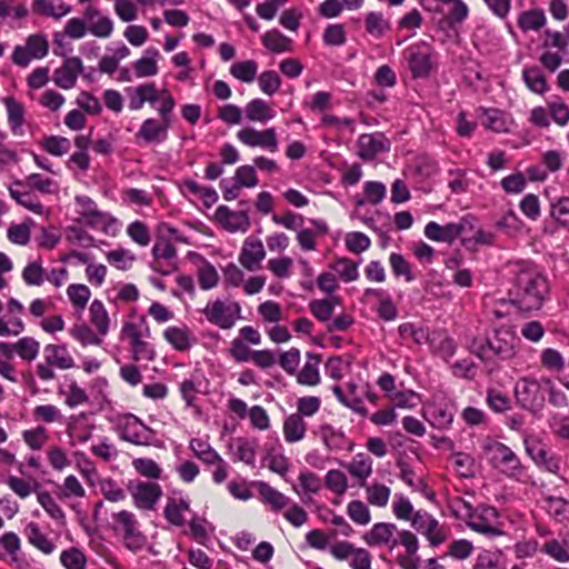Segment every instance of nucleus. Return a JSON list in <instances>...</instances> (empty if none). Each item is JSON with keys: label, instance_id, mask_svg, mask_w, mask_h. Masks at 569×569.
Returning a JSON list of instances; mask_svg holds the SVG:
<instances>
[{"label": "nucleus", "instance_id": "1", "mask_svg": "<svg viewBox=\"0 0 569 569\" xmlns=\"http://www.w3.org/2000/svg\"><path fill=\"white\" fill-rule=\"evenodd\" d=\"M547 292L546 278L536 268L526 267L516 277L510 300L519 310L530 312L540 309Z\"/></svg>", "mask_w": 569, "mask_h": 569}, {"label": "nucleus", "instance_id": "2", "mask_svg": "<svg viewBox=\"0 0 569 569\" xmlns=\"http://www.w3.org/2000/svg\"><path fill=\"white\" fill-rule=\"evenodd\" d=\"M519 339L510 326L502 325L493 329L483 343L475 342L472 348L481 359L497 357L500 360L512 359L518 350Z\"/></svg>", "mask_w": 569, "mask_h": 569}, {"label": "nucleus", "instance_id": "3", "mask_svg": "<svg viewBox=\"0 0 569 569\" xmlns=\"http://www.w3.org/2000/svg\"><path fill=\"white\" fill-rule=\"evenodd\" d=\"M120 338L128 343L133 361L149 362L156 359V349L149 341L150 329L143 319L124 322L121 328Z\"/></svg>", "mask_w": 569, "mask_h": 569}, {"label": "nucleus", "instance_id": "4", "mask_svg": "<svg viewBox=\"0 0 569 569\" xmlns=\"http://www.w3.org/2000/svg\"><path fill=\"white\" fill-rule=\"evenodd\" d=\"M483 453L490 465L509 478L521 480L523 467L518 456L505 443L488 440L482 446Z\"/></svg>", "mask_w": 569, "mask_h": 569}, {"label": "nucleus", "instance_id": "5", "mask_svg": "<svg viewBox=\"0 0 569 569\" xmlns=\"http://www.w3.org/2000/svg\"><path fill=\"white\" fill-rule=\"evenodd\" d=\"M113 527L123 541L126 548L131 551H139L147 545V537L140 530L139 522L134 513L121 510L112 515Z\"/></svg>", "mask_w": 569, "mask_h": 569}, {"label": "nucleus", "instance_id": "6", "mask_svg": "<svg viewBox=\"0 0 569 569\" xmlns=\"http://www.w3.org/2000/svg\"><path fill=\"white\" fill-rule=\"evenodd\" d=\"M208 322L220 329H231L241 317V306L237 301L216 299L209 301L201 310Z\"/></svg>", "mask_w": 569, "mask_h": 569}, {"label": "nucleus", "instance_id": "7", "mask_svg": "<svg viewBox=\"0 0 569 569\" xmlns=\"http://www.w3.org/2000/svg\"><path fill=\"white\" fill-rule=\"evenodd\" d=\"M467 526L483 536L497 537L503 532L499 528V513L496 508L489 506H481L476 510H471L470 506H467Z\"/></svg>", "mask_w": 569, "mask_h": 569}, {"label": "nucleus", "instance_id": "8", "mask_svg": "<svg viewBox=\"0 0 569 569\" xmlns=\"http://www.w3.org/2000/svg\"><path fill=\"white\" fill-rule=\"evenodd\" d=\"M422 417L436 429H448L455 417L451 405L443 398L433 396L422 406Z\"/></svg>", "mask_w": 569, "mask_h": 569}, {"label": "nucleus", "instance_id": "9", "mask_svg": "<svg viewBox=\"0 0 569 569\" xmlns=\"http://www.w3.org/2000/svg\"><path fill=\"white\" fill-rule=\"evenodd\" d=\"M133 503L138 509L152 510L162 497L159 483L152 481L133 480L128 483Z\"/></svg>", "mask_w": 569, "mask_h": 569}, {"label": "nucleus", "instance_id": "10", "mask_svg": "<svg viewBox=\"0 0 569 569\" xmlns=\"http://www.w3.org/2000/svg\"><path fill=\"white\" fill-rule=\"evenodd\" d=\"M518 403L530 411H538L545 403L541 383L532 378H521L515 386Z\"/></svg>", "mask_w": 569, "mask_h": 569}, {"label": "nucleus", "instance_id": "11", "mask_svg": "<svg viewBox=\"0 0 569 569\" xmlns=\"http://www.w3.org/2000/svg\"><path fill=\"white\" fill-rule=\"evenodd\" d=\"M24 312V306L16 298L11 297L7 301L6 313L0 316V337H18L26 330V325L21 319Z\"/></svg>", "mask_w": 569, "mask_h": 569}, {"label": "nucleus", "instance_id": "12", "mask_svg": "<svg viewBox=\"0 0 569 569\" xmlns=\"http://www.w3.org/2000/svg\"><path fill=\"white\" fill-rule=\"evenodd\" d=\"M49 43L44 36L32 34L27 39L26 47L18 46L12 53V61L27 67L31 59H41L48 54Z\"/></svg>", "mask_w": 569, "mask_h": 569}, {"label": "nucleus", "instance_id": "13", "mask_svg": "<svg viewBox=\"0 0 569 569\" xmlns=\"http://www.w3.org/2000/svg\"><path fill=\"white\" fill-rule=\"evenodd\" d=\"M162 337L178 352H188L198 342L196 335L187 325L169 326L163 330Z\"/></svg>", "mask_w": 569, "mask_h": 569}, {"label": "nucleus", "instance_id": "14", "mask_svg": "<svg viewBox=\"0 0 569 569\" xmlns=\"http://www.w3.org/2000/svg\"><path fill=\"white\" fill-rule=\"evenodd\" d=\"M266 258V250L261 240L247 238L238 257L239 263L248 271H257Z\"/></svg>", "mask_w": 569, "mask_h": 569}, {"label": "nucleus", "instance_id": "15", "mask_svg": "<svg viewBox=\"0 0 569 569\" xmlns=\"http://www.w3.org/2000/svg\"><path fill=\"white\" fill-rule=\"evenodd\" d=\"M357 146L358 156L365 161L373 160L390 148L389 140L382 133H363L359 137Z\"/></svg>", "mask_w": 569, "mask_h": 569}, {"label": "nucleus", "instance_id": "16", "mask_svg": "<svg viewBox=\"0 0 569 569\" xmlns=\"http://www.w3.org/2000/svg\"><path fill=\"white\" fill-rule=\"evenodd\" d=\"M82 72L83 64L79 57L67 58L62 66L54 70L53 82L61 89H71L76 86L78 76Z\"/></svg>", "mask_w": 569, "mask_h": 569}, {"label": "nucleus", "instance_id": "17", "mask_svg": "<svg viewBox=\"0 0 569 569\" xmlns=\"http://www.w3.org/2000/svg\"><path fill=\"white\" fill-rule=\"evenodd\" d=\"M465 219L458 223L439 224L437 222H429L425 228V234L428 239L438 242L451 243L456 239L462 240L465 231Z\"/></svg>", "mask_w": 569, "mask_h": 569}, {"label": "nucleus", "instance_id": "18", "mask_svg": "<svg viewBox=\"0 0 569 569\" xmlns=\"http://www.w3.org/2000/svg\"><path fill=\"white\" fill-rule=\"evenodd\" d=\"M239 140L249 147H262L270 151H276L278 140L273 128L263 131H257L252 128H244L238 132Z\"/></svg>", "mask_w": 569, "mask_h": 569}, {"label": "nucleus", "instance_id": "19", "mask_svg": "<svg viewBox=\"0 0 569 569\" xmlns=\"http://www.w3.org/2000/svg\"><path fill=\"white\" fill-rule=\"evenodd\" d=\"M397 546H402L406 549L407 556L399 559V563L405 569H416L417 565L412 560L419 549V541L415 533L409 530L397 531V537L392 541L390 549Z\"/></svg>", "mask_w": 569, "mask_h": 569}, {"label": "nucleus", "instance_id": "20", "mask_svg": "<svg viewBox=\"0 0 569 569\" xmlns=\"http://www.w3.org/2000/svg\"><path fill=\"white\" fill-rule=\"evenodd\" d=\"M119 428L121 438L128 442L142 445L147 440L146 426L133 415L122 417Z\"/></svg>", "mask_w": 569, "mask_h": 569}, {"label": "nucleus", "instance_id": "21", "mask_svg": "<svg viewBox=\"0 0 569 569\" xmlns=\"http://www.w3.org/2000/svg\"><path fill=\"white\" fill-rule=\"evenodd\" d=\"M43 358L57 369L68 370L74 367V359L68 350L67 345L49 343L43 349Z\"/></svg>", "mask_w": 569, "mask_h": 569}, {"label": "nucleus", "instance_id": "22", "mask_svg": "<svg viewBox=\"0 0 569 569\" xmlns=\"http://www.w3.org/2000/svg\"><path fill=\"white\" fill-rule=\"evenodd\" d=\"M94 425L88 420L87 413L72 416L67 427L68 436L78 443L88 442L93 433Z\"/></svg>", "mask_w": 569, "mask_h": 569}, {"label": "nucleus", "instance_id": "23", "mask_svg": "<svg viewBox=\"0 0 569 569\" xmlns=\"http://www.w3.org/2000/svg\"><path fill=\"white\" fill-rule=\"evenodd\" d=\"M373 461L370 456L363 452L356 453L352 459L345 465V469L351 477L358 480L360 487L365 486L372 473Z\"/></svg>", "mask_w": 569, "mask_h": 569}, {"label": "nucleus", "instance_id": "24", "mask_svg": "<svg viewBox=\"0 0 569 569\" xmlns=\"http://www.w3.org/2000/svg\"><path fill=\"white\" fill-rule=\"evenodd\" d=\"M366 492V500L369 505L377 508H386L391 497V488L378 480L366 482L361 486Z\"/></svg>", "mask_w": 569, "mask_h": 569}, {"label": "nucleus", "instance_id": "25", "mask_svg": "<svg viewBox=\"0 0 569 569\" xmlns=\"http://www.w3.org/2000/svg\"><path fill=\"white\" fill-rule=\"evenodd\" d=\"M24 535L28 542L44 555H51L56 550L54 542L41 530L37 522H29L26 526Z\"/></svg>", "mask_w": 569, "mask_h": 569}, {"label": "nucleus", "instance_id": "26", "mask_svg": "<svg viewBox=\"0 0 569 569\" xmlns=\"http://www.w3.org/2000/svg\"><path fill=\"white\" fill-rule=\"evenodd\" d=\"M190 501L186 497L169 498L164 508L166 519L173 526H182L184 523V513L189 511Z\"/></svg>", "mask_w": 569, "mask_h": 569}, {"label": "nucleus", "instance_id": "27", "mask_svg": "<svg viewBox=\"0 0 569 569\" xmlns=\"http://www.w3.org/2000/svg\"><path fill=\"white\" fill-rule=\"evenodd\" d=\"M397 533L395 523L378 522L372 526L368 533L367 541L371 546H391Z\"/></svg>", "mask_w": 569, "mask_h": 569}, {"label": "nucleus", "instance_id": "28", "mask_svg": "<svg viewBox=\"0 0 569 569\" xmlns=\"http://www.w3.org/2000/svg\"><path fill=\"white\" fill-rule=\"evenodd\" d=\"M259 442L256 438H239L234 441V458L248 466H254Z\"/></svg>", "mask_w": 569, "mask_h": 569}, {"label": "nucleus", "instance_id": "29", "mask_svg": "<svg viewBox=\"0 0 569 569\" xmlns=\"http://www.w3.org/2000/svg\"><path fill=\"white\" fill-rule=\"evenodd\" d=\"M307 431V423L301 415L291 413L283 421V438L288 443L301 441Z\"/></svg>", "mask_w": 569, "mask_h": 569}, {"label": "nucleus", "instance_id": "30", "mask_svg": "<svg viewBox=\"0 0 569 569\" xmlns=\"http://www.w3.org/2000/svg\"><path fill=\"white\" fill-rule=\"evenodd\" d=\"M527 451L532 457L537 465L543 467L549 472L558 473L560 471V459L557 456L552 455L549 450L545 449L542 446H528Z\"/></svg>", "mask_w": 569, "mask_h": 569}, {"label": "nucleus", "instance_id": "31", "mask_svg": "<svg viewBox=\"0 0 569 569\" xmlns=\"http://www.w3.org/2000/svg\"><path fill=\"white\" fill-rule=\"evenodd\" d=\"M10 194L26 209L39 212L42 208L36 194L21 181L13 182V186L10 188Z\"/></svg>", "mask_w": 569, "mask_h": 569}, {"label": "nucleus", "instance_id": "32", "mask_svg": "<svg viewBox=\"0 0 569 569\" xmlns=\"http://www.w3.org/2000/svg\"><path fill=\"white\" fill-rule=\"evenodd\" d=\"M37 501L57 525L63 526L66 523V512L49 491H38Z\"/></svg>", "mask_w": 569, "mask_h": 569}, {"label": "nucleus", "instance_id": "33", "mask_svg": "<svg viewBox=\"0 0 569 569\" xmlns=\"http://www.w3.org/2000/svg\"><path fill=\"white\" fill-rule=\"evenodd\" d=\"M89 316L92 326L97 332L104 337L110 327V318L108 311L101 300L94 299L89 307Z\"/></svg>", "mask_w": 569, "mask_h": 569}, {"label": "nucleus", "instance_id": "34", "mask_svg": "<svg viewBox=\"0 0 569 569\" xmlns=\"http://www.w3.org/2000/svg\"><path fill=\"white\" fill-rule=\"evenodd\" d=\"M189 449L204 465H211L221 461V456L213 447L202 438H192L189 441Z\"/></svg>", "mask_w": 569, "mask_h": 569}, {"label": "nucleus", "instance_id": "35", "mask_svg": "<svg viewBox=\"0 0 569 569\" xmlns=\"http://www.w3.org/2000/svg\"><path fill=\"white\" fill-rule=\"evenodd\" d=\"M8 112V122L11 131L14 134L21 133V128L24 123L26 110L23 104L13 97H6L3 99Z\"/></svg>", "mask_w": 569, "mask_h": 569}, {"label": "nucleus", "instance_id": "36", "mask_svg": "<svg viewBox=\"0 0 569 569\" xmlns=\"http://www.w3.org/2000/svg\"><path fill=\"white\" fill-rule=\"evenodd\" d=\"M320 358L313 353L307 355V360L297 376V380L300 385L316 386L320 382L319 373Z\"/></svg>", "mask_w": 569, "mask_h": 569}, {"label": "nucleus", "instance_id": "37", "mask_svg": "<svg viewBox=\"0 0 569 569\" xmlns=\"http://www.w3.org/2000/svg\"><path fill=\"white\" fill-rule=\"evenodd\" d=\"M58 498L60 500L82 499L86 497V489L74 475L67 476L58 487Z\"/></svg>", "mask_w": 569, "mask_h": 569}, {"label": "nucleus", "instance_id": "38", "mask_svg": "<svg viewBox=\"0 0 569 569\" xmlns=\"http://www.w3.org/2000/svg\"><path fill=\"white\" fill-rule=\"evenodd\" d=\"M492 241V234L482 229H475L471 223L465 221V231L462 236V246L469 250H475L479 244H489Z\"/></svg>", "mask_w": 569, "mask_h": 569}, {"label": "nucleus", "instance_id": "39", "mask_svg": "<svg viewBox=\"0 0 569 569\" xmlns=\"http://www.w3.org/2000/svg\"><path fill=\"white\" fill-rule=\"evenodd\" d=\"M67 296L74 311L81 313L91 298V290L86 284L72 283L67 288Z\"/></svg>", "mask_w": 569, "mask_h": 569}, {"label": "nucleus", "instance_id": "40", "mask_svg": "<svg viewBox=\"0 0 569 569\" xmlns=\"http://www.w3.org/2000/svg\"><path fill=\"white\" fill-rule=\"evenodd\" d=\"M263 46L273 53L292 51V40L278 30H271L262 37Z\"/></svg>", "mask_w": 569, "mask_h": 569}, {"label": "nucleus", "instance_id": "41", "mask_svg": "<svg viewBox=\"0 0 569 569\" xmlns=\"http://www.w3.org/2000/svg\"><path fill=\"white\" fill-rule=\"evenodd\" d=\"M159 99L158 91L153 83H146L137 87L130 97L129 107L132 110H139L144 102L154 103Z\"/></svg>", "mask_w": 569, "mask_h": 569}, {"label": "nucleus", "instance_id": "42", "mask_svg": "<svg viewBox=\"0 0 569 569\" xmlns=\"http://www.w3.org/2000/svg\"><path fill=\"white\" fill-rule=\"evenodd\" d=\"M389 399L393 408L412 410L422 403L421 396L413 390H398L391 392Z\"/></svg>", "mask_w": 569, "mask_h": 569}, {"label": "nucleus", "instance_id": "43", "mask_svg": "<svg viewBox=\"0 0 569 569\" xmlns=\"http://www.w3.org/2000/svg\"><path fill=\"white\" fill-rule=\"evenodd\" d=\"M259 488L263 502L268 503L273 511H280L289 506V498L271 486L261 482Z\"/></svg>", "mask_w": 569, "mask_h": 569}, {"label": "nucleus", "instance_id": "44", "mask_svg": "<svg viewBox=\"0 0 569 569\" xmlns=\"http://www.w3.org/2000/svg\"><path fill=\"white\" fill-rule=\"evenodd\" d=\"M358 387L353 382H349L347 385V391H345L340 386L336 385L332 387V391L337 399L348 408L353 410H358L362 405V400L360 395L358 393Z\"/></svg>", "mask_w": 569, "mask_h": 569}, {"label": "nucleus", "instance_id": "45", "mask_svg": "<svg viewBox=\"0 0 569 569\" xmlns=\"http://www.w3.org/2000/svg\"><path fill=\"white\" fill-rule=\"evenodd\" d=\"M325 487L338 497H342L348 490V478L339 469H331L325 475Z\"/></svg>", "mask_w": 569, "mask_h": 569}, {"label": "nucleus", "instance_id": "46", "mask_svg": "<svg viewBox=\"0 0 569 569\" xmlns=\"http://www.w3.org/2000/svg\"><path fill=\"white\" fill-rule=\"evenodd\" d=\"M16 355L23 361H33L40 351V343L33 337H22L14 342Z\"/></svg>", "mask_w": 569, "mask_h": 569}, {"label": "nucleus", "instance_id": "47", "mask_svg": "<svg viewBox=\"0 0 569 569\" xmlns=\"http://www.w3.org/2000/svg\"><path fill=\"white\" fill-rule=\"evenodd\" d=\"M59 393L64 396V403L69 408H76L84 405L89 400L86 390L80 387L76 380H71L66 386V389L59 390Z\"/></svg>", "mask_w": 569, "mask_h": 569}, {"label": "nucleus", "instance_id": "48", "mask_svg": "<svg viewBox=\"0 0 569 569\" xmlns=\"http://www.w3.org/2000/svg\"><path fill=\"white\" fill-rule=\"evenodd\" d=\"M22 439L32 451L41 450L49 440V432L43 426H37L22 431Z\"/></svg>", "mask_w": 569, "mask_h": 569}, {"label": "nucleus", "instance_id": "49", "mask_svg": "<svg viewBox=\"0 0 569 569\" xmlns=\"http://www.w3.org/2000/svg\"><path fill=\"white\" fill-rule=\"evenodd\" d=\"M247 118L251 121L264 122L273 118V110L261 99L251 100L246 107Z\"/></svg>", "mask_w": 569, "mask_h": 569}, {"label": "nucleus", "instance_id": "50", "mask_svg": "<svg viewBox=\"0 0 569 569\" xmlns=\"http://www.w3.org/2000/svg\"><path fill=\"white\" fill-rule=\"evenodd\" d=\"M150 57H143L133 63V69L138 78L150 77L158 73L156 58L159 56L157 49H148Z\"/></svg>", "mask_w": 569, "mask_h": 569}, {"label": "nucleus", "instance_id": "51", "mask_svg": "<svg viewBox=\"0 0 569 569\" xmlns=\"http://www.w3.org/2000/svg\"><path fill=\"white\" fill-rule=\"evenodd\" d=\"M70 336L79 341L82 346H99L102 342V338L99 337L88 325L80 323L74 325L69 330Z\"/></svg>", "mask_w": 569, "mask_h": 569}, {"label": "nucleus", "instance_id": "52", "mask_svg": "<svg viewBox=\"0 0 569 569\" xmlns=\"http://www.w3.org/2000/svg\"><path fill=\"white\" fill-rule=\"evenodd\" d=\"M540 361L543 368L551 372H561L565 367L562 353L553 348H546L540 353Z\"/></svg>", "mask_w": 569, "mask_h": 569}, {"label": "nucleus", "instance_id": "53", "mask_svg": "<svg viewBox=\"0 0 569 569\" xmlns=\"http://www.w3.org/2000/svg\"><path fill=\"white\" fill-rule=\"evenodd\" d=\"M132 467L140 476L158 480L161 478V467L150 458H136L132 460Z\"/></svg>", "mask_w": 569, "mask_h": 569}, {"label": "nucleus", "instance_id": "54", "mask_svg": "<svg viewBox=\"0 0 569 569\" xmlns=\"http://www.w3.org/2000/svg\"><path fill=\"white\" fill-rule=\"evenodd\" d=\"M169 127L170 126H167L166 122L160 124L154 119H147L142 123L138 134L144 141L152 142L159 140L161 137H164Z\"/></svg>", "mask_w": 569, "mask_h": 569}, {"label": "nucleus", "instance_id": "55", "mask_svg": "<svg viewBox=\"0 0 569 569\" xmlns=\"http://www.w3.org/2000/svg\"><path fill=\"white\" fill-rule=\"evenodd\" d=\"M298 481L299 488H293L298 495H316L321 489L320 478L311 471L300 472Z\"/></svg>", "mask_w": 569, "mask_h": 569}, {"label": "nucleus", "instance_id": "56", "mask_svg": "<svg viewBox=\"0 0 569 569\" xmlns=\"http://www.w3.org/2000/svg\"><path fill=\"white\" fill-rule=\"evenodd\" d=\"M4 483L21 499L28 498L38 487L34 480H27L17 476H9Z\"/></svg>", "mask_w": 569, "mask_h": 569}, {"label": "nucleus", "instance_id": "57", "mask_svg": "<svg viewBox=\"0 0 569 569\" xmlns=\"http://www.w3.org/2000/svg\"><path fill=\"white\" fill-rule=\"evenodd\" d=\"M32 11L40 16L61 18L70 11V7L61 3L56 8L52 0H34Z\"/></svg>", "mask_w": 569, "mask_h": 569}, {"label": "nucleus", "instance_id": "58", "mask_svg": "<svg viewBox=\"0 0 569 569\" xmlns=\"http://www.w3.org/2000/svg\"><path fill=\"white\" fill-rule=\"evenodd\" d=\"M36 421L43 423L62 422L63 415L54 405H39L32 411Z\"/></svg>", "mask_w": 569, "mask_h": 569}, {"label": "nucleus", "instance_id": "59", "mask_svg": "<svg viewBox=\"0 0 569 569\" xmlns=\"http://www.w3.org/2000/svg\"><path fill=\"white\" fill-rule=\"evenodd\" d=\"M60 562L66 569H84L87 557L79 548L71 547L61 552Z\"/></svg>", "mask_w": 569, "mask_h": 569}, {"label": "nucleus", "instance_id": "60", "mask_svg": "<svg viewBox=\"0 0 569 569\" xmlns=\"http://www.w3.org/2000/svg\"><path fill=\"white\" fill-rule=\"evenodd\" d=\"M258 64L254 60L236 62L230 68V73L243 82H252L257 76Z\"/></svg>", "mask_w": 569, "mask_h": 569}, {"label": "nucleus", "instance_id": "61", "mask_svg": "<svg viewBox=\"0 0 569 569\" xmlns=\"http://www.w3.org/2000/svg\"><path fill=\"white\" fill-rule=\"evenodd\" d=\"M347 515L360 526H366L371 521L369 507L361 500H351L347 506Z\"/></svg>", "mask_w": 569, "mask_h": 569}, {"label": "nucleus", "instance_id": "62", "mask_svg": "<svg viewBox=\"0 0 569 569\" xmlns=\"http://www.w3.org/2000/svg\"><path fill=\"white\" fill-rule=\"evenodd\" d=\"M93 456L102 459L103 461H111L118 457V449L116 445L107 437H101L90 448Z\"/></svg>", "mask_w": 569, "mask_h": 569}, {"label": "nucleus", "instance_id": "63", "mask_svg": "<svg viewBox=\"0 0 569 569\" xmlns=\"http://www.w3.org/2000/svg\"><path fill=\"white\" fill-rule=\"evenodd\" d=\"M136 260V256L128 249H114L107 253V261L119 270H128Z\"/></svg>", "mask_w": 569, "mask_h": 569}, {"label": "nucleus", "instance_id": "64", "mask_svg": "<svg viewBox=\"0 0 569 569\" xmlns=\"http://www.w3.org/2000/svg\"><path fill=\"white\" fill-rule=\"evenodd\" d=\"M546 502L548 513L557 521L569 520V500L561 497H549Z\"/></svg>", "mask_w": 569, "mask_h": 569}]
</instances>
